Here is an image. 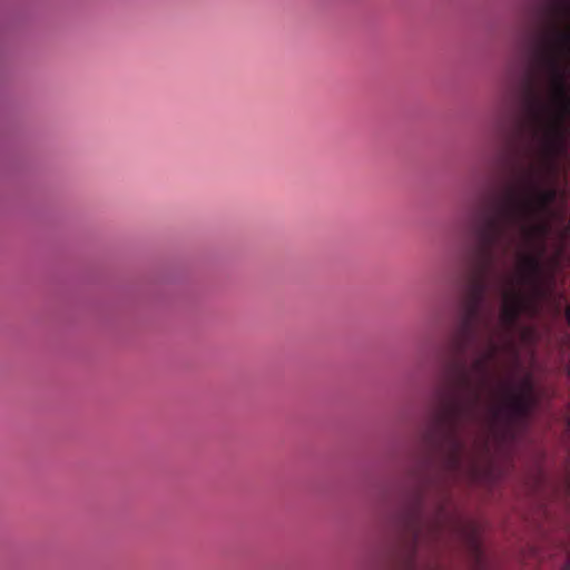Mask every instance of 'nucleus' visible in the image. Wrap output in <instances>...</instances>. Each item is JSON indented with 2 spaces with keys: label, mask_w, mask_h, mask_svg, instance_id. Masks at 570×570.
<instances>
[{
  "label": "nucleus",
  "mask_w": 570,
  "mask_h": 570,
  "mask_svg": "<svg viewBox=\"0 0 570 570\" xmlns=\"http://www.w3.org/2000/svg\"><path fill=\"white\" fill-rule=\"evenodd\" d=\"M491 366L478 355L471 370L459 360L450 391H441L433 415L432 438L445 473L456 475L463 469L465 456L464 428L476 421L482 391L490 386Z\"/></svg>",
  "instance_id": "nucleus-1"
},
{
  "label": "nucleus",
  "mask_w": 570,
  "mask_h": 570,
  "mask_svg": "<svg viewBox=\"0 0 570 570\" xmlns=\"http://www.w3.org/2000/svg\"><path fill=\"white\" fill-rule=\"evenodd\" d=\"M548 111V106L534 96L529 117L533 126V137L538 142L535 160L520 170L517 185L507 188L515 190L519 214L524 216L550 215L558 196L553 181L558 174V158L566 150L570 129L562 126L561 121H547Z\"/></svg>",
  "instance_id": "nucleus-2"
},
{
  "label": "nucleus",
  "mask_w": 570,
  "mask_h": 570,
  "mask_svg": "<svg viewBox=\"0 0 570 570\" xmlns=\"http://www.w3.org/2000/svg\"><path fill=\"white\" fill-rule=\"evenodd\" d=\"M547 17L548 27L537 49L535 62L547 80L549 99L531 90L528 114L537 96L549 108L547 121H561L570 129V0H548Z\"/></svg>",
  "instance_id": "nucleus-3"
},
{
  "label": "nucleus",
  "mask_w": 570,
  "mask_h": 570,
  "mask_svg": "<svg viewBox=\"0 0 570 570\" xmlns=\"http://www.w3.org/2000/svg\"><path fill=\"white\" fill-rule=\"evenodd\" d=\"M517 193L514 189H505L500 199L495 213L484 218L479 229V240L483 255L491 262L497 253L507 254L513 243L514 228L520 237V243L525 247L542 246L550 232V224L546 219L548 214H519L517 206ZM543 247H541V252Z\"/></svg>",
  "instance_id": "nucleus-4"
},
{
  "label": "nucleus",
  "mask_w": 570,
  "mask_h": 570,
  "mask_svg": "<svg viewBox=\"0 0 570 570\" xmlns=\"http://www.w3.org/2000/svg\"><path fill=\"white\" fill-rule=\"evenodd\" d=\"M489 289L485 267L478 271L470 279L462 302L461 321L452 338V347L459 358L475 343L479 326L483 323V308Z\"/></svg>",
  "instance_id": "nucleus-5"
},
{
  "label": "nucleus",
  "mask_w": 570,
  "mask_h": 570,
  "mask_svg": "<svg viewBox=\"0 0 570 570\" xmlns=\"http://www.w3.org/2000/svg\"><path fill=\"white\" fill-rule=\"evenodd\" d=\"M495 399L491 407L495 420H502L510 425L530 416L535 404L534 387L532 380L525 377L517 389L509 383L502 382L499 389L492 390Z\"/></svg>",
  "instance_id": "nucleus-6"
},
{
  "label": "nucleus",
  "mask_w": 570,
  "mask_h": 570,
  "mask_svg": "<svg viewBox=\"0 0 570 570\" xmlns=\"http://www.w3.org/2000/svg\"><path fill=\"white\" fill-rule=\"evenodd\" d=\"M530 298L520 289L511 287L503 293L499 321L504 332H512L521 315L530 307Z\"/></svg>",
  "instance_id": "nucleus-7"
},
{
  "label": "nucleus",
  "mask_w": 570,
  "mask_h": 570,
  "mask_svg": "<svg viewBox=\"0 0 570 570\" xmlns=\"http://www.w3.org/2000/svg\"><path fill=\"white\" fill-rule=\"evenodd\" d=\"M531 247L523 246L520 243L519 249V282L521 284H529L537 286L539 276L542 271L540 254H533L529 252Z\"/></svg>",
  "instance_id": "nucleus-8"
},
{
  "label": "nucleus",
  "mask_w": 570,
  "mask_h": 570,
  "mask_svg": "<svg viewBox=\"0 0 570 570\" xmlns=\"http://www.w3.org/2000/svg\"><path fill=\"white\" fill-rule=\"evenodd\" d=\"M500 350H501L500 344L498 342H495L491 335V336H489V338L487 341L485 351H483L479 355L482 356L487 361V363L491 366V364L497 360Z\"/></svg>",
  "instance_id": "nucleus-9"
},
{
  "label": "nucleus",
  "mask_w": 570,
  "mask_h": 570,
  "mask_svg": "<svg viewBox=\"0 0 570 570\" xmlns=\"http://www.w3.org/2000/svg\"><path fill=\"white\" fill-rule=\"evenodd\" d=\"M414 528H415V529H414V539H415L416 541H419V540H420V538H421V535H422V533H421V532H422V529H421V525H420V524H415V525H414Z\"/></svg>",
  "instance_id": "nucleus-10"
},
{
  "label": "nucleus",
  "mask_w": 570,
  "mask_h": 570,
  "mask_svg": "<svg viewBox=\"0 0 570 570\" xmlns=\"http://www.w3.org/2000/svg\"><path fill=\"white\" fill-rule=\"evenodd\" d=\"M421 521H422V511H421V507H420L415 513V523H421Z\"/></svg>",
  "instance_id": "nucleus-11"
},
{
  "label": "nucleus",
  "mask_w": 570,
  "mask_h": 570,
  "mask_svg": "<svg viewBox=\"0 0 570 570\" xmlns=\"http://www.w3.org/2000/svg\"><path fill=\"white\" fill-rule=\"evenodd\" d=\"M564 317L568 322V324L570 325V305H567L566 306V309H564Z\"/></svg>",
  "instance_id": "nucleus-12"
},
{
  "label": "nucleus",
  "mask_w": 570,
  "mask_h": 570,
  "mask_svg": "<svg viewBox=\"0 0 570 570\" xmlns=\"http://www.w3.org/2000/svg\"><path fill=\"white\" fill-rule=\"evenodd\" d=\"M435 528H440L441 524H440V521L436 522V524H434Z\"/></svg>",
  "instance_id": "nucleus-13"
}]
</instances>
